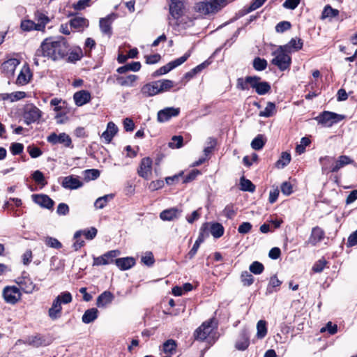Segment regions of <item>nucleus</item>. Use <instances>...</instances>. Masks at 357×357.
<instances>
[{"instance_id": "obj_1", "label": "nucleus", "mask_w": 357, "mask_h": 357, "mask_svg": "<svg viewBox=\"0 0 357 357\" xmlns=\"http://www.w3.org/2000/svg\"><path fill=\"white\" fill-rule=\"evenodd\" d=\"M70 47L65 38L60 36L56 40L45 39L36 51L33 63L38 66L40 62H45V58L52 61H59L68 56Z\"/></svg>"}, {"instance_id": "obj_2", "label": "nucleus", "mask_w": 357, "mask_h": 357, "mask_svg": "<svg viewBox=\"0 0 357 357\" xmlns=\"http://www.w3.org/2000/svg\"><path fill=\"white\" fill-rule=\"evenodd\" d=\"M227 4V0H204L196 3L194 10L199 15H206L219 11Z\"/></svg>"}, {"instance_id": "obj_3", "label": "nucleus", "mask_w": 357, "mask_h": 357, "mask_svg": "<svg viewBox=\"0 0 357 357\" xmlns=\"http://www.w3.org/2000/svg\"><path fill=\"white\" fill-rule=\"evenodd\" d=\"M285 48V47L281 45L272 52V55L273 56L271 61L272 64L276 66L282 71L288 69L291 63L290 54Z\"/></svg>"}, {"instance_id": "obj_4", "label": "nucleus", "mask_w": 357, "mask_h": 357, "mask_svg": "<svg viewBox=\"0 0 357 357\" xmlns=\"http://www.w3.org/2000/svg\"><path fill=\"white\" fill-rule=\"evenodd\" d=\"M344 119V116L336 113L325 111L315 118L318 123L324 127H331Z\"/></svg>"}, {"instance_id": "obj_5", "label": "nucleus", "mask_w": 357, "mask_h": 357, "mask_svg": "<svg viewBox=\"0 0 357 357\" xmlns=\"http://www.w3.org/2000/svg\"><path fill=\"white\" fill-rule=\"evenodd\" d=\"M41 116L42 112L34 105L28 104L24 107L23 118L26 124L38 122Z\"/></svg>"}, {"instance_id": "obj_6", "label": "nucleus", "mask_w": 357, "mask_h": 357, "mask_svg": "<svg viewBox=\"0 0 357 357\" xmlns=\"http://www.w3.org/2000/svg\"><path fill=\"white\" fill-rule=\"evenodd\" d=\"M216 327L214 319H210L204 321L194 333L195 338L204 341Z\"/></svg>"}, {"instance_id": "obj_7", "label": "nucleus", "mask_w": 357, "mask_h": 357, "mask_svg": "<svg viewBox=\"0 0 357 357\" xmlns=\"http://www.w3.org/2000/svg\"><path fill=\"white\" fill-rule=\"evenodd\" d=\"M190 56V52H186L182 56L169 62L166 65L160 67L156 71L154 72L153 76H160L162 75H165L168 73L169 71L173 70L174 68L181 66L183 64Z\"/></svg>"}, {"instance_id": "obj_8", "label": "nucleus", "mask_w": 357, "mask_h": 357, "mask_svg": "<svg viewBox=\"0 0 357 357\" xmlns=\"http://www.w3.org/2000/svg\"><path fill=\"white\" fill-rule=\"evenodd\" d=\"M20 288L15 286H6L3 290V297L7 303L15 305L21 299Z\"/></svg>"}, {"instance_id": "obj_9", "label": "nucleus", "mask_w": 357, "mask_h": 357, "mask_svg": "<svg viewBox=\"0 0 357 357\" xmlns=\"http://www.w3.org/2000/svg\"><path fill=\"white\" fill-rule=\"evenodd\" d=\"M120 255V251L113 250L108 251L99 257H93V266L107 265L113 262L115 263V258Z\"/></svg>"}, {"instance_id": "obj_10", "label": "nucleus", "mask_w": 357, "mask_h": 357, "mask_svg": "<svg viewBox=\"0 0 357 357\" xmlns=\"http://www.w3.org/2000/svg\"><path fill=\"white\" fill-rule=\"evenodd\" d=\"M250 87L255 89L257 94L261 96L268 93L271 91V85L267 82H261V77L253 76L250 79Z\"/></svg>"}, {"instance_id": "obj_11", "label": "nucleus", "mask_w": 357, "mask_h": 357, "mask_svg": "<svg viewBox=\"0 0 357 357\" xmlns=\"http://www.w3.org/2000/svg\"><path fill=\"white\" fill-rule=\"evenodd\" d=\"M47 141L53 145L63 144L65 147H70L72 145L71 138L65 132H61L59 135L52 132L47 137Z\"/></svg>"}, {"instance_id": "obj_12", "label": "nucleus", "mask_w": 357, "mask_h": 357, "mask_svg": "<svg viewBox=\"0 0 357 357\" xmlns=\"http://www.w3.org/2000/svg\"><path fill=\"white\" fill-rule=\"evenodd\" d=\"M152 165L153 161L151 158H142L137 169L138 175L144 179H149L152 174Z\"/></svg>"}, {"instance_id": "obj_13", "label": "nucleus", "mask_w": 357, "mask_h": 357, "mask_svg": "<svg viewBox=\"0 0 357 357\" xmlns=\"http://www.w3.org/2000/svg\"><path fill=\"white\" fill-rule=\"evenodd\" d=\"M185 0H171L169 13L174 19L180 18L184 13Z\"/></svg>"}, {"instance_id": "obj_14", "label": "nucleus", "mask_w": 357, "mask_h": 357, "mask_svg": "<svg viewBox=\"0 0 357 357\" xmlns=\"http://www.w3.org/2000/svg\"><path fill=\"white\" fill-rule=\"evenodd\" d=\"M179 113V108L166 107L158 112L157 120L160 123L166 122L169 121L172 117L177 116Z\"/></svg>"}, {"instance_id": "obj_15", "label": "nucleus", "mask_w": 357, "mask_h": 357, "mask_svg": "<svg viewBox=\"0 0 357 357\" xmlns=\"http://www.w3.org/2000/svg\"><path fill=\"white\" fill-rule=\"evenodd\" d=\"M250 345V333L248 329H243L235 343V347L239 351H245Z\"/></svg>"}, {"instance_id": "obj_16", "label": "nucleus", "mask_w": 357, "mask_h": 357, "mask_svg": "<svg viewBox=\"0 0 357 357\" xmlns=\"http://www.w3.org/2000/svg\"><path fill=\"white\" fill-rule=\"evenodd\" d=\"M32 199L36 204L47 209H52L54 204V202L48 195L44 194L33 195Z\"/></svg>"}, {"instance_id": "obj_17", "label": "nucleus", "mask_w": 357, "mask_h": 357, "mask_svg": "<svg viewBox=\"0 0 357 357\" xmlns=\"http://www.w3.org/2000/svg\"><path fill=\"white\" fill-rule=\"evenodd\" d=\"M182 213V211L176 207H172L162 211L160 213V218L163 221H172L178 219Z\"/></svg>"}, {"instance_id": "obj_18", "label": "nucleus", "mask_w": 357, "mask_h": 357, "mask_svg": "<svg viewBox=\"0 0 357 357\" xmlns=\"http://www.w3.org/2000/svg\"><path fill=\"white\" fill-rule=\"evenodd\" d=\"M73 99L75 105L81 107L91 101V96L88 91L81 90L74 93Z\"/></svg>"}, {"instance_id": "obj_19", "label": "nucleus", "mask_w": 357, "mask_h": 357, "mask_svg": "<svg viewBox=\"0 0 357 357\" xmlns=\"http://www.w3.org/2000/svg\"><path fill=\"white\" fill-rule=\"evenodd\" d=\"M325 236L324 231L317 226L312 228L311 234L308 238L307 243L313 246L321 241Z\"/></svg>"}, {"instance_id": "obj_20", "label": "nucleus", "mask_w": 357, "mask_h": 357, "mask_svg": "<svg viewBox=\"0 0 357 357\" xmlns=\"http://www.w3.org/2000/svg\"><path fill=\"white\" fill-rule=\"evenodd\" d=\"M208 225V222L204 223L202 225V227L201 228L200 234H199L197 239L196 240L192 249L189 251V252L188 254L190 259H192L195 257V255H196V253L200 246V244L204 241V232H205V230L207 229Z\"/></svg>"}, {"instance_id": "obj_21", "label": "nucleus", "mask_w": 357, "mask_h": 357, "mask_svg": "<svg viewBox=\"0 0 357 357\" xmlns=\"http://www.w3.org/2000/svg\"><path fill=\"white\" fill-rule=\"evenodd\" d=\"M69 24L71 28L75 29L78 31H82L89 26V22L86 18L77 16L72 18L69 22Z\"/></svg>"}, {"instance_id": "obj_22", "label": "nucleus", "mask_w": 357, "mask_h": 357, "mask_svg": "<svg viewBox=\"0 0 357 357\" xmlns=\"http://www.w3.org/2000/svg\"><path fill=\"white\" fill-rule=\"evenodd\" d=\"M20 64V61L17 59L12 58L4 61L1 64L2 71L7 75H13L16 67Z\"/></svg>"}, {"instance_id": "obj_23", "label": "nucleus", "mask_w": 357, "mask_h": 357, "mask_svg": "<svg viewBox=\"0 0 357 357\" xmlns=\"http://www.w3.org/2000/svg\"><path fill=\"white\" fill-rule=\"evenodd\" d=\"M32 74L28 66H24L20 70L16 79V84L18 85H25L29 82Z\"/></svg>"}, {"instance_id": "obj_24", "label": "nucleus", "mask_w": 357, "mask_h": 357, "mask_svg": "<svg viewBox=\"0 0 357 357\" xmlns=\"http://www.w3.org/2000/svg\"><path fill=\"white\" fill-rule=\"evenodd\" d=\"M113 21V15H109L106 17L100 18L99 25L100 31L102 33L110 36L112 33V23Z\"/></svg>"}, {"instance_id": "obj_25", "label": "nucleus", "mask_w": 357, "mask_h": 357, "mask_svg": "<svg viewBox=\"0 0 357 357\" xmlns=\"http://www.w3.org/2000/svg\"><path fill=\"white\" fill-rule=\"evenodd\" d=\"M115 264L120 270L126 271L135 266V260L131 257L118 258L115 259Z\"/></svg>"}, {"instance_id": "obj_26", "label": "nucleus", "mask_w": 357, "mask_h": 357, "mask_svg": "<svg viewBox=\"0 0 357 357\" xmlns=\"http://www.w3.org/2000/svg\"><path fill=\"white\" fill-rule=\"evenodd\" d=\"M61 301L59 298H55L52 302V307L48 310V315L51 319L56 320L61 317Z\"/></svg>"}, {"instance_id": "obj_27", "label": "nucleus", "mask_w": 357, "mask_h": 357, "mask_svg": "<svg viewBox=\"0 0 357 357\" xmlns=\"http://www.w3.org/2000/svg\"><path fill=\"white\" fill-rule=\"evenodd\" d=\"M82 184L77 178L68 176L63 178L61 185L64 188L74 190L82 187Z\"/></svg>"}, {"instance_id": "obj_28", "label": "nucleus", "mask_w": 357, "mask_h": 357, "mask_svg": "<svg viewBox=\"0 0 357 357\" xmlns=\"http://www.w3.org/2000/svg\"><path fill=\"white\" fill-rule=\"evenodd\" d=\"M156 84L155 81H153L143 85L140 90L141 93L146 98L159 94Z\"/></svg>"}, {"instance_id": "obj_29", "label": "nucleus", "mask_w": 357, "mask_h": 357, "mask_svg": "<svg viewBox=\"0 0 357 357\" xmlns=\"http://www.w3.org/2000/svg\"><path fill=\"white\" fill-rule=\"evenodd\" d=\"M117 132V126L113 122H109L107 126V129L102 132L101 137L105 140L106 143L108 144L112 141Z\"/></svg>"}, {"instance_id": "obj_30", "label": "nucleus", "mask_w": 357, "mask_h": 357, "mask_svg": "<svg viewBox=\"0 0 357 357\" xmlns=\"http://www.w3.org/2000/svg\"><path fill=\"white\" fill-rule=\"evenodd\" d=\"M114 299V295L109 291H105L100 294L96 300V305L98 307H105L111 303Z\"/></svg>"}, {"instance_id": "obj_31", "label": "nucleus", "mask_w": 357, "mask_h": 357, "mask_svg": "<svg viewBox=\"0 0 357 357\" xmlns=\"http://www.w3.org/2000/svg\"><path fill=\"white\" fill-rule=\"evenodd\" d=\"M17 283L20 288L26 294H31L34 291L35 284L29 278H18Z\"/></svg>"}, {"instance_id": "obj_32", "label": "nucleus", "mask_w": 357, "mask_h": 357, "mask_svg": "<svg viewBox=\"0 0 357 357\" xmlns=\"http://www.w3.org/2000/svg\"><path fill=\"white\" fill-rule=\"evenodd\" d=\"M34 19L37 21V31H43L47 24L50 22V18L43 13L37 10L34 13Z\"/></svg>"}, {"instance_id": "obj_33", "label": "nucleus", "mask_w": 357, "mask_h": 357, "mask_svg": "<svg viewBox=\"0 0 357 357\" xmlns=\"http://www.w3.org/2000/svg\"><path fill=\"white\" fill-rule=\"evenodd\" d=\"M354 161L347 155H340L331 166V172H337L339 169L345 165L353 164Z\"/></svg>"}, {"instance_id": "obj_34", "label": "nucleus", "mask_w": 357, "mask_h": 357, "mask_svg": "<svg viewBox=\"0 0 357 357\" xmlns=\"http://www.w3.org/2000/svg\"><path fill=\"white\" fill-rule=\"evenodd\" d=\"M208 227L205 230V231L206 230H209L210 233L214 238H218L224 234L225 229H224L223 226L221 224H220L218 222L208 223Z\"/></svg>"}, {"instance_id": "obj_35", "label": "nucleus", "mask_w": 357, "mask_h": 357, "mask_svg": "<svg viewBox=\"0 0 357 357\" xmlns=\"http://www.w3.org/2000/svg\"><path fill=\"white\" fill-rule=\"evenodd\" d=\"M155 83L157 84L158 93L169 91L175 86L174 82L170 79H160L155 81Z\"/></svg>"}, {"instance_id": "obj_36", "label": "nucleus", "mask_w": 357, "mask_h": 357, "mask_svg": "<svg viewBox=\"0 0 357 357\" xmlns=\"http://www.w3.org/2000/svg\"><path fill=\"white\" fill-rule=\"evenodd\" d=\"M303 45V40L301 38H292L287 44L282 46L285 47V50L291 54L292 51L301 50Z\"/></svg>"}, {"instance_id": "obj_37", "label": "nucleus", "mask_w": 357, "mask_h": 357, "mask_svg": "<svg viewBox=\"0 0 357 357\" xmlns=\"http://www.w3.org/2000/svg\"><path fill=\"white\" fill-rule=\"evenodd\" d=\"M26 342L34 347L46 346L47 343L45 337L40 335L30 336L26 339Z\"/></svg>"}, {"instance_id": "obj_38", "label": "nucleus", "mask_w": 357, "mask_h": 357, "mask_svg": "<svg viewBox=\"0 0 357 357\" xmlns=\"http://www.w3.org/2000/svg\"><path fill=\"white\" fill-rule=\"evenodd\" d=\"M98 310L96 308H90L85 311L82 317L84 324H89L94 321L98 317Z\"/></svg>"}, {"instance_id": "obj_39", "label": "nucleus", "mask_w": 357, "mask_h": 357, "mask_svg": "<svg viewBox=\"0 0 357 357\" xmlns=\"http://www.w3.org/2000/svg\"><path fill=\"white\" fill-rule=\"evenodd\" d=\"M282 281L278 280L276 275L271 277L268 286L266 290V294H271L274 291H278V288L281 285Z\"/></svg>"}, {"instance_id": "obj_40", "label": "nucleus", "mask_w": 357, "mask_h": 357, "mask_svg": "<svg viewBox=\"0 0 357 357\" xmlns=\"http://www.w3.org/2000/svg\"><path fill=\"white\" fill-rule=\"evenodd\" d=\"M137 79L135 75H130L127 77L119 76L116 78L117 83L122 86H132L133 83Z\"/></svg>"}, {"instance_id": "obj_41", "label": "nucleus", "mask_w": 357, "mask_h": 357, "mask_svg": "<svg viewBox=\"0 0 357 357\" xmlns=\"http://www.w3.org/2000/svg\"><path fill=\"white\" fill-rule=\"evenodd\" d=\"M334 158L330 156L321 157L319 162L321 165V171L323 174H328L331 172L330 165L333 162Z\"/></svg>"}, {"instance_id": "obj_42", "label": "nucleus", "mask_w": 357, "mask_h": 357, "mask_svg": "<svg viewBox=\"0 0 357 357\" xmlns=\"http://www.w3.org/2000/svg\"><path fill=\"white\" fill-rule=\"evenodd\" d=\"M176 341L172 339H169L163 343L162 346V351L170 356L176 351Z\"/></svg>"}, {"instance_id": "obj_43", "label": "nucleus", "mask_w": 357, "mask_h": 357, "mask_svg": "<svg viewBox=\"0 0 357 357\" xmlns=\"http://www.w3.org/2000/svg\"><path fill=\"white\" fill-rule=\"evenodd\" d=\"M276 112V107L275 103L272 102H268L266 107L262 111H261L259 114V116L261 117H270L272 116Z\"/></svg>"}, {"instance_id": "obj_44", "label": "nucleus", "mask_w": 357, "mask_h": 357, "mask_svg": "<svg viewBox=\"0 0 357 357\" xmlns=\"http://www.w3.org/2000/svg\"><path fill=\"white\" fill-rule=\"evenodd\" d=\"M339 15V10L335 8H333L331 6L327 5L324 7L321 18L322 20L326 19V18H333Z\"/></svg>"}, {"instance_id": "obj_45", "label": "nucleus", "mask_w": 357, "mask_h": 357, "mask_svg": "<svg viewBox=\"0 0 357 357\" xmlns=\"http://www.w3.org/2000/svg\"><path fill=\"white\" fill-rule=\"evenodd\" d=\"M114 195L112 194H109L98 198L94 203L95 208L97 209L103 208L107 205L109 200L112 199Z\"/></svg>"}, {"instance_id": "obj_46", "label": "nucleus", "mask_w": 357, "mask_h": 357, "mask_svg": "<svg viewBox=\"0 0 357 357\" xmlns=\"http://www.w3.org/2000/svg\"><path fill=\"white\" fill-rule=\"evenodd\" d=\"M240 185L241 190L243 191L253 192L255 190V185L249 179L243 176L240 179Z\"/></svg>"}, {"instance_id": "obj_47", "label": "nucleus", "mask_w": 357, "mask_h": 357, "mask_svg": "<svg viewBox=\"0 0 357 357\" xmlns=\"http://www.w3.org/2000/svg\"><path fill=\"white\" fill-rule=\"evenodd\" d=\"M291 161V155L287 152H282L280 158L276 162L275 166L279 169H282L287 166Z\"/></svg>"}, {"instance_id": "obj_48", "label": "nucleus", "mask_w": 357, "mask_h": 357, "mask_svg": "<svg viewBox=\"0 0 357 357\" xmlns=\"http://www.w3.org/2000/svg\"><path fill=\"white\" fill-rule=\"evenodd\" d=\"M26 96L25 92L16 91L11 93L3 94V100H10L11 102H15L24 98Z\"/></svg>"}, {"instance_id": "obj_49", "label": "nucleus", "mask_w": 357, "mask_h": 357, "mask_svg": "<svg viewBox=\"0 0 357 357\" xmlns=\"http://www.w3.org/2000/svg\"><path fill=\"white\" fill-rule=\"evenodd\" d=\"M257 336L258 338H264L267 333L266 322L264 320H259L257 324Z\"/></svg>"}, {"instance_id": "obj_50", "label": "nucleus", "mask_w": 357, "mask_h": 357, "mask_svg": "<svg viewBox=\"0 0 357 357\" xmlns=\"http://www.w3.org/2000/svg\"><path fill=\"white\" fill-rule=\"evenodd\" d=\"M253 78V76H247L245 79L243 78H238L237 79V88L245 91L249 89V85L250 86V79Z\"/></svg>"}, {"instance_id": "obj_51", "label": "nucleus", "mask_w": 357, "mask_h": 357, "mask_svg": "<svg viewBox=\"0 0 357 357\" xmlns=\"http://www.w3.org/2000/svg\"><path fill=\"white\" fill-rule=\"evenodd\" d=\"M265 144L264 137L258 135L251 142V146L254 150H260Z\"/></svg>"}, {"instance_id": "obj_52", "label": "nucleus", "mask_w": 357, "mask_h": 357, "mask_svg": "<svg viewBox=\"0 0 357 357\" xmlns=\"http://www.w3.org/2000/svg\"><path fill=\"white\" fill-rule=\"evenodd\" d=\"M267 61L264 59L256 57L253 61V68L257 71H261L266 68Z\"/></svg>"}, {"instance_id": "obj_53", "label": "nucleus", "mask_w": 357, "mask_h": 357, "mask_svg": "<svg viewBox=\"0 0 357 357\" xmlns=\"http://www.w3.org/2000/svg\"><path fill=\"white\" fill-rule=\"evenodd\" d=\"M45 243L50 248L60 249L62 248L61 243L56 238L47 236L45 238Z\"/></svg>"}, {"instance_id": "obj_54", "label": "nucleus", "mask_w": 357, "mask_h": 357, "mask_svg": "<svg viewBox=\"0 0 357 357\" xmlns=\"http://www.w3.org/2000/svg\"><path fill=\"white\" fill-rule=\"evenodd\" d=\"M20 26H21V29L25 31H32V30L37 31V25H36V22H34L32 20H26L22 21Z\"/></svg>"}, {"instance_id": "obj_55", "label": "nucleus", "mask_w": 357, "mask_h": 357, "mask_svg": "<svg viewBox=\"0 0 357 357\" xmlns=\"http://www.w3.org/2000/svg\"><path fill=\"white\" fill-rule=\"evenodd\" d=\"M249 269L251 273L259 275L264 271V266L261 263L256 261L250 264Z\"/></svg>"}, {"instance_id": "obj_56", "label": "nucleus", "mask_w": 357, "mask_h": 357, "mask_svg": "<svg viewBox=\"0 0 357 357\" xmlns=\"http://www.w3.org/2000/svg\"><path fill=\"white\" fill-rule=\"evenodd\" d=\"M82 231H76L74 234L75 242L73 245L75 250H78L84 245V241L81 239Z\"/></svg>"}, {"instance_id": "obj_57", "label": "nucleus", "mask_w": 357, "mask_h": 357, "mask_svg": "<svg viewBox=\"0 0 357 357\" xmlns=\"http://www.w3.org/2000/svg\"><path fill=\"white\" fill-rule=\"evenodd\" d=\"M78 231H82V236H84L87 240L93 239L96 236L98 232L97 229L95 227H91L84 230H79Z\"/></svg>"}, {"instance_id": "obj_58", "label": "nucleus", "mask_w": 357, "mask_h": 357, "mask_svg": "<svg viewBox=\"0 0 357 357\" xmlns=\"http://www.w3.org/2000/svg\"><path fill=\"white\" fill-rule=\"evenodd\" d=\"M241 278L244 286H250L254 282L253 276L248 271L243 272Z\"/></svg>"}, {"instance_id": "obj_59", "label": "nucleus", "mask_w": 357, "mask_h": 357, "mask_svg": "<svg viewBox=\"0 0 357 357\" xmlns=\"http://www.w3.org/2000/svg\"><path fill=\"white\" fill-rule=\"evenodd\" d=\"M141 261L147 266H151L155 262L153 253L151 252H146L142 257Z\"/></svg>"}, {"instance_id": "obj_60", "label": "nucleus", "mask_w": 357, "mask_h": 357, "mask_svg": "<svg viewBox=\"0 0 357 357\" xmlns=\"http://www.w3.org/2000/svg\"><path fill=\"white\" fill-rule=\"evenodd\" d=\"M68 61L69 62H75L77 61L80 60L82 56V52L81 49L75 50L68 54Z\"/></svg>"}, {"instance_id": "obj_61", "label": "nucleus", "mask_w": 357, "mask_h": 357, "mask_svg": "<svg viewBox=\"0 0 357 357\" xmlns=\"http://www.w3.org/2000/svg\"><path fill=\"white\" fill-rule=\"evenodd\" d=\"M172 142L169 143V146L172 149L181 148L183 145V137L182 136H174L172 139Z\"/></svg>"}, {"instance_id": "obj_62", "label": "nucleus", "mask_w": 357, "mask_h": 357, "mask_svg": "<svg viewBox=\"0 0 357 357\" xmlns=\"http://www.w3.org/2000/svg\"><path fill=\"white\" fill-rule=\"evenodd\" d=\"M10 150L13 155H20L24 150V145L21 143L14 142L11 144Z\"/></svg>"}, {"instance_id": "obj_63", "label": "nucleus", "mask_w": 357, "mask_h": 357, "mask_svg": "<svg viewBox=\"0 0 357 357\" xmlns=\"http://www.w3.org/2000/svg\"><path fill=\"white\" fill-rule=\"evenodd\" d=\"M86 178L89 180H95L100 176V172L96 169H90L84 171Z\"/></svg>"}, {"instance_id": "obj_64", "label": "nucleus", "mask_w": 357, "mask_h": 357, "mask_svg": "<svg viewBox=\"0 0 357 357\" xmlns=\"http://www.w3.org/2000/svg\"><path fill=\"white\" fill-rule=\"evenodd\" d=\"M291 23L288 21H282L275 26V31L278 33H283L291 28Z\"/></svg>"}]
</instances>
